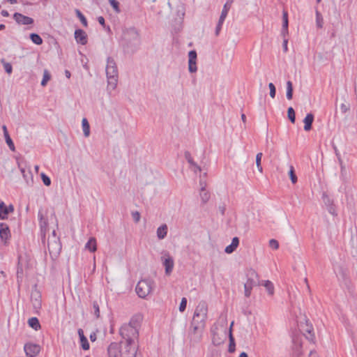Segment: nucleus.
I'll return each instance as SVG.
<instances>
[{"label":"nucleus","mask_w":357,"mask_h":357,"mask_svg":"<svg viewBox=\"0 0 357 357\" xmlns=\"http://www.w3.org/2000/svg\"><path fill=\"white\" fill-rule=\"evenodd\" d=\"M314 121V115L312 113H309L306 115L303 120L304 123V130L305 131H309L312 128V124Z\"/></svg>","instance_id":"20"},{"label":"nucleus","mask_w":357,"mask_h":357,"mask_svg":"<svg viewBox=\"0 0 357 357\" xmlns=\"http://www.w3.org/2000/svg\"><path fill=\"white\" fill-rule=\"evenodd\" d=\"M233 3V1L232 0H228L224 5L223 6V9L221 12V15H220V17H221V21H225L227 14H228V12L231 6V4Z\"/></svg>","instance_id":"25"},{"label":"nucleus","mask_w":357,"mask_h":357,"mask_svg":"<svg viewBox=\"0 0 357 357\" xmlns=\"http://www.w3.org/2000/svg\"><path fill=\"white\" fill-rule=\"evenodd\" d=\"M13 19L18 24L22 25L32 24L34 22L33 18L24 15L20 13H15L13 15Z\"/></svg>","instance_id":"12"},{"label":"nucleus","mask_w":357,"mask_h":357,"mask_svg":"<svg viewBox=\"0 0 357 357\" xmlns=\"http://www.w3.org/2000/svg\"><path fill=\"white\" fill-rule=\"evenodd\" d=\"M309 357H318V355L316 351H311L309 354Z\"/></svg>","instance_id":"60"},{"label":"nucleus","mask_w":357,"mask_h":357,"mask_svg":"<svg viewBox=\"0 0 357 357\" xmlns=\"http://www.w3.org/2000/svg\"><path fill=\"white\" fill-rule=\"evenodd\" d=\"M20 171H21V173L23 176V177L24 178V179L26 181V183H28V180H27V178L29 176H31V172L29 171H26L24 168H21L20 169Z\"/></svg>","instance_id":"51"},{"label":"nucleus","mask_w":357,"mask_h":357,"mask_svg":"<svg viewBox=\"0 0 357 357\" xmlns=\"http://www.w3.org/2000/svg\"><path fill=\"white\" fill-rule=\"evenodd\" d=\"M287 98L288 100H291L293 97V84L291 81L287 82Z\"/></svg>","instance_id":"33"},{"label":"nucleus","mask_w":357,"mask_h":357,"mask_svg":"<svg viewBox=\"0 0 357 357\" xmlns=\"http://www.w3.org/2000/svg\"><path fill=\"white\" fill-rule=\"evenodd\" d=\"M3 68H4L5 71L8 74H10L13 71V67L10 63L3 62Z\"/></svg>","instance_id":"50"},{"label":"nucleus","mask_w":357,"mask_h":357,"mask_svg":"<svg viewBox=\"0 0 357 357\" xmlns=\"http://www.w3.org/2000/svg\"><path fill=\"white\" fill-rule=\"evenodd\" d=\"M109 357H136L137 346L136 344H129V343L112 342L107 349Z\"/></svg>","instance_id":"1"},{"label":"nucleus","mask_w":357,"mask_h":357,"mask_svg":"<svg viewBox=\"0 0 357 357\" xmlns=\"http://www.w3.org/2000/svg\"><path fill=\"white\" fill-rule=\"evenodd\" d=\"M10 237V232L8 226L3 222L0 223V238L2 241L6 242Z\"/></svg>","instance_id":"16"},{"label":"nucleus","mask_w":357,"mask_h":357,"mask_svg":"<svg viewBox=\"0 0 357 357\" xmlns=\"http://www.w3.org/2000/svg\"><path fill=\"white\" fill-rule=\"evenodd\" d=\"M51 79V75L49 73L47 70H45L43 72V77L41 81V85L43 86H45L47 85V82Z\"/></svg>","instance_id":"38"},{"label":"nucleus","mask_w":357,"mask_h":357,"mask_svg":"<svg viewBox=\"0 0 357 357\" xmlns=\"http://www.w3.org/2000/svg\"><path fill=\"white\" fill-rule=\"evenodd\" d=\"M30 39L36 45H41L43 43L42 38L37 33H32L30 34Z\"/></svg>","instance_id":"34"},{"label":"nucleus","mask_w":357,"mask_h":357,"mask_svg":"<svg viewBox=\"0 0 357 357\" xmlns=\"http://www.w3.org/2000/svg\"><path fill=\"white\" fill-rule=\"evenodd\" d=\"M109 2L116 13H120L119 3L117 0H109Z\"/></svg>","instance_id":"42"},{"label":"nucleus","mask_w":357,"mask_h":357,"mask_svg":"<svg viewBox=\"0 0 357 357\" xmlns=\"http://www.w3.org/2000/svg\"><path fill=\"white\" fill-rule=\"evenodd\" d=\"M289 175L292 183L295 184L297 182L298 178L295 174L294 168L292 165H290Z\"/></svg>","instance_id":"37"},{"label":"nucleus","mask_w":357,"mask_h":357,"mask_svg":"<svg viewBox=\"0 0 357 357\" xmlns=\"http://www.w3.org/2000/svg\"><path fill=\"white\" fill-rule=\"evenodd\" d=\"M282 27L288 28V15L285 11L283 12L282 15Z\"/></svg>","instance_id":"47"},{"label":"nucleus","mask_w":357,"mask_h":357,"mask_svg":"<svg viewBox=\"0 0 357 357\" xmlns=\"http://www.w3.org/2000/svg\"><path fill=\"white\" fill-rule=\"evenodd\" d=\"M299 329L309 341L312 342L314 340L313 327L308 321H305V323L301 322L299 325Z\"/></svg>","instance_id":"9"},{"label":"nucleus","mask_w":357,"mask_h":357,"mask_svg":"<svg viewBox=\"0 0 357 357\" xmlns=\"http://www.w3.org/2000/svg\"><path fill=\"white\" fill-rule=\"evenodd\" d=\"M84 135L86 137L90 135V126L86 119L84 118L82 121Z\"/></svg>","instance_id":"30"},{"label":"nucleus","mask_w":357,"mask_h":357,"mask_svg":"<svg viewBox=\"0 0 357 357\" xmlns=\"http://www.w3.org/2000/svg\"><path fill=\"white\" fill-rule=\"evenodd\" d=\"M75 13L77 15V17L79 19L82 24L84 26L86 27L88 26L87 20L84 15L82 13V12L79 9L75 10Z\"/></svg>","instance_id":"35"},{"label":"nucleus","mask_w":357,"mask_h":357,"mask_svg":"<svg viewBox=\"0 0 357 357\" xmlns=\"http://www.w3.org/2000/svg\"><path fill=\"white\" fill-rule=\"evenodd\" d=\"M47 227V222L45 221L40 222V228H41V232L43 234L42 241L44 243L45 242V231Z\"/></svg>","instance_id":"44"},{"label":"nucleus","mask_w":357,"mask_h":357,"mask_svg":"<svg viewBox=\"0 0 357 357\" xmlns=\"http://www.w3.org/2000/svg\"><path fill=\"white\" fill-rule=\"evenodd\" d=\"M47 248L52 259H56L60 255L62 248L59 237L54 236L49 238Z\"/></svg>","instance_id":"7"},{"label":"nucleus","mask_w":357,"mask_h":357,"mask_svg":"<svg viewBox=\"0 0 357 357\" xmlns=\"http://www.w3.org/2000/svg\"><path fill=\"white\" fill-rule=\"evenodd\" d=\"M248 280L244 284L245 296L249 297L253 287L259 284V277L257 272L252 269L248 273Z\"/></svg>","instance_id":"8"},{"label":"nucleus","mask_w":357,"mask_h":357,"mask_svg":"<svg viewBox=\"0 0 357 357\" xmlns=\"http://www.w3.org/2000/svg\"><path fill=\"white\" fill-rule=\"evenodd\" d=\"M261 157H262V153H258L257 154V155H256V165H257V167L258 170L261 173L263 172V168H262L261 165Z\"/></svg>","instance_id":"40"},{"label":"nucleus","mask_w":357,"mask_h":357,"mask_svg":"<svg viewBox=\"0 0 357 357\" xmlns=\"http://www.w3.org/2000/svg\"><path fill=\"white\" fill-rule=\"evenodd\" d=\"M65 75H66V77L67 78L69 79L70 77V76H71V73H70V72L68 70H65Z\"/></svg>","instance_id":"62"},{"label":"nucleus","mask_w":357,"mask_h":357,"mask_svg":"<svg viewBox=\"0 0 357 357\" xmlns=\"http://www.w3.org/2000/svg\"><path fill=\"white\" fill-rule=\"evenodd\" d=\"M269 246L274 250H277L279 248V243L275 239H271L269 241Z\"/></svg>","instance_id":"48"},{"label":"nucleus","mask_w":357,"mask_h":357,"mask_svg":"<svg viewBox=\"0 0 357 357\" xmlns=\"http://www.w3.org/2000/svg\"><path fill=\"white\" fill-rule=\"evenodd\" d=\"M340 109L343 114H345L350 109V105L342 103L340 105Z\"/></svg>","instance_id":"53"},{"label":"nucleus","mask_w":357,"mask_h":357,"mask_svg":"<svg viewBox=\"0 0 357 357\" xmlns=\"http://www.w3.org/2000/svg\"><path fill=\"white\" fill-rule=\"evenodd\" d=\"M85 248L91 252L97 250L96 240L94 237H91L85 245Z\"/></svg>","instance_id":"24"},{"label":"nucleus","mask_w":357,"mask_h":357,"mask_svg":"<svg viewBox=\"0 0 357 357\" xmlns=\"http://www.w3.org/2000/svg\"><path fill=\"white\" fill-rule=\"evenodd\" d=\"M132 217L135 222H139L140 219V214L139 212L136 211L135 213H132Z\"/></svg>","instance_id":"55"},{"label":"nucleus","mask_w":357,"mask_h":357,"mask_svg":"<svg viewBox=\"0 0 357 357\" xmlns=\"http://www.w3.org/2000/svg\"><path fill=\"white\" fill-rule=\"evenodd\" d=\"M288 34V28H282L281 35L285 38L286 36Z\"/></svg>","instance_id":"57"},{"label":"nucleus","mask_w":357,"mask_h":357,"mask_svg":"<svg viewBox=\"0 0 357 357\" xmlns=\"http://www.w3.org/2000/svg\"><path fill=\"white\" fill-rule=\"evenodd\" d=\"M224 21H221V17H220L218 23L215 28V34L218 36L222 29V25L223 24Z\"/></svg>","instance_id":"52"},{"label":"nucleus","mask_w":357,"mask_h":357,"mask_svg":"<svg viewBox=\"0 0 357 357\" xmlns=\"http://www.w3.org/2000/svg\"><path fill=\"white\" fill-rule=\"evenodd\" d=\"M4 137H5L6 142L8 144L10 149L11 151H15V145H14V143H13L12 139L10 138L9 134L4 135Z\"/></svg>","instance_id":"41"},{"label":"nucleus","mask_w":357,"mask_h":357,"mask_svg":"<svg viewBox=\"0 0 357 357\" xmlns=\"http://www.w3.org/2000/svg\"><path fill=\"white\" fill-rule=\"evenodd\" d=\"M293 342V350L295 351L297 356L301 354L302 342L301 337L298 335H294L292 338Z\"/></svg>","instance_id":"18"},{"label":"nucleus","mask_w":357,"mask_h":357,"mask_svg":"<svg viewBox=\"0 0 357 357\" xmlns=\"http://www.w3.org/2000/svg\"><path fill=\"white\" fill-rule=\"evenodd\" d=\"M1 14L3 17H8L9 13L6 10H2L1 12Z\"/></svg>","instance_id":"59"},{"label":"nucleus","mask_w":357,"mask_h":357,"mask_svg":"<svg viewBox=\"0 0 357 357\" xmlns=\"http://www.w3.org/2000/svg\"><path fill=\"white\" fill-rule=\"evenodd\" d=\"M123 41L125 51L128 53H135L141 45L138 31L135 27L125 29L123 32Z\"/></svg>","instance_id":"2"},{"label":"nucleus","mask_w":357,"mask_h":357,"mask_svg":"<svg viewBox=\"0 0 357 357\" xmlns=\"http://www.w3.org/2000/svg\"><path fill=\"white\" fill-rule=\"evenodd\" d=\"M153 288V282L151 279L141 280L138 282L135 291L139 297L145 298L151 294Z\"/></svg>","instance_id":"6"},{"label":"nucleus","mask_w":357,"mask_h":357,"mask_svg":"<svg viewBox=\"0 0 357 357\" xmlns=\"http://www.w3.org/2000/svg\"><path fill=\"white\" fill-rule=\"evenodd\" d=\"M98 22L102 25V26H105V18L102 16H100L98 17Z\"/></svg>","instance_id":"58"},{"label":"nucleus","mask_w":357,"mask_h":357,"mask_svg":"<svg viewBox=\"0 0 357 357\" xmlns=\"http://www.w3.org/2000/svg\"><path fill=\"white\" fill-rule=\"evenodd\" d=\"M239 244V239L238 237H234L231 241V243L227 246L225 249L226 253H232L238 247Z\"/></svg>","instance_id":"22"},{"label":"nucleus","mask_w":357,"mask_h":357,"mask_svg":"<svg viewBox=\"0 0 357 357\" xmlns=\"http://www.w3.org/2000/svg\"><path fill=\"white\" fill-rule=\"evenodd\" d=\"M8 211L3 202H0V220L8 218Z\"/></svg>","instance_id":"27"},{"label":"nucleus","mask_w":357,"mask_h":357,"mask_svg":"<svg viewBox=\"0 0 357 357\" xmlns=\"http://www.w3.org/2000/svg\"><path fill=\"white\" fill-rule=\"evenodd\" d=\"M197 54L195 50H191L188 53V70L190 73H196Z\"/></svg>","instance_id":"11"},{"label":"nucleus","mask_w":357,"mask_h":357,"mask_svg":"<svg viewBox=\"0 0 357 357\" xmlns=\"http://www.w3.org/2000/svg\"><path fill=\"white\" fill-rule=\"evenodd\" d=\"M287 116H288L289 121L291 123H295L296 114H295V111L293 109V107H290L288 108V109H287Z\"/></svg>","instance_id":"36"},{"label":"nucleus","mask_w":357,"mask_h":357,"mask_svg":"<svg viewBox=\"0 0 357 357\" xmlns=\"http://www.w3.org/2000/svg\"><path fill=\"white\" fill-rule=\"evenodd\" d=\"M24 349L26 356L29 357H35L40 352V347L36 344H25Z\"/></svg>","instance_id":"14"},{"label":"nucleus","mask_w":357,"mask_h":357,"mask_svg":"<svg viewBox=\"0 0 357 357\" xmlns=\"http://www.w3.org/2000/svg\"><path fill=\"white\" fill-rule=\"evenodd\" d=\"M78 335L80 338V342L82 347L84 350H88L89 349V343L88 342V340L84 335V331L82 329L79 328L78 330Z\"/></svg>","instance_id":"23"},{"label":"nucleus","mask_w":357,"mask_h":357,"mask_svg":"<svg viewBox=\"0 0 357 357\" xmlns=\"http://www.w3.org/2000/svg\"><path fill=\"white\" fill-rule=\"evenodd\" d=\"M211 333H212V342L214 345L218 346L222 344L226 337H225V333L222 335V337H220L218 332L217 331V328L215 329H211Z\"/></svg>","instance_id":"17"},{"label":"nucleus","mask_w":357,"mask_h":357,"mask_svg":"<svg viewBox=\"0 0 357 357\" xmlns=\"http://www.w3.org/2000/svg\"><path fill=\"white\" fill-rule=\"evenodd\" d=\"M261 284H263L265 287V288L269 295H271V296L273 295L274 286H273V284L271 281H269V280L264 281Z\"/></svg>","instance_id":"31"},{"label":"nucleus","mask_w":357,"mask_h":357,"mask_svg":"<svg viewBox=\"0 0 357 357\" xmlns=\"http://www.w3.org/2000/svg\"><path fill=\"white\" fill-rule=\"evenodd\" d=\"M207 314L208 305L204 301L199 302L195 308L192 322H194L195 324H199L205 326Z\"/></svg>","instance_id":"5"},{"label":"nucleus","mask_w":357,"mask_h":357,"mask_svg":"<svg viewBox=\"0 0 357 357\" xmlns=\"http://www.w3.org/2000/svg\"><path fill=\"white\" fill-rule=\"evenodd\" d=\"M75 38L77 43L86 45L87 43V35L84 31L78 29L75 31Z\"/></svg>","instance_id":"15"},{"label":"nucleus","mask_w":357,"mask_h":357,"mask_svg":"<svg viewBox=\"0 0 357 357\" xmlns=\"http://www.w3.org/2000/svg\"><path fill=\"white\" fill-rule=\"evenodd\" d=\"M168 227L166 224L160 226L156 231L157 237L158 239H164L167 234Z\"/></svg>","instance_id":"21"},{"label":"nucleus","mask_w":357,"mask_h":357,"mask_svg":"<svg viewBox=\"0 0 357 357\" xmlns=\"http://www.w3.org/2000/svg\"><path fill=\"white\" fill-rule=\"evenodd\" d=\"M229 348L228 351L229 353H233L235 351V340L232 335L231 331H229Z\"/></svg>","instance_id":"32"},{"label":"nucleus","mask_w":357,"mask_h":357,"mask_svg":"<svg viewBox=\"0 0 357 357\" xmlns=\"http://www.w3.org/2000/svg\"><path fill=\"white\" fill-rule=\"evenodd\" d=\"M120 335L123 339V343L135 344V340L138 337V331L131 322L123 324L119 331Z\"/></svg>","instance_id":"4"},{"label":"nucleus","mask_w":357,"mask_h":357,"mask_svg":"<svg viewBox=\"0 0 357 357\" xmlns=\"http://www.w3.org/2000/svg\"><path fill=\"white\" fill-rule=\"evenodd\" d=\"M105 70L107 78V89L114 90L117 85L119 72L114 59L110 56L107 59Z\"/></svg>","instance_id":"3"},{"label":"nucleus","mask_w":357,"mask_h":357,"mask_svg":"<svg viewBox=\"0 0 357 357\" xmlns=\"http://www.w3.org/2000/svg\"><path fill=\"white\" fill-rule=\"evenodd\" d=\"M287 43H288V40L287 38H284L282 47H283V50L284 52H287L288 50Z\"/></svg>","instance_id":"56"},{"label":"nucleus","mask_w":357,"mask_h":357,"mask_svg":"<svg viewBox=\"0 0 357 357\" xmlns=\"http://www.w3.org/2000/svg\"><path fill=\"white\" fill-rule=\"evenodd\" d=\"M323 23L324 22H323L322 15L318 10H317L316 11V24H317V27L322 28Z\"/></svg>","instance_id":"39"},{"label":"nucleus","mask_w":357,"mask_h":357,"mask_svg":"<svg viewBox=\"0 0 357 357\" xmlns=\"http://www.w3.org/2000/svg\"><path fill=\"white\" fill-rule=\"evenodd\" d=\"M187 305V299L185 298H183L181 299L180 305H179V311L184 312Z\"/></svg>","instance_id":"49"},{"label":"nucleus","mask_w":357,"mask_h":357,"mask_svg":"<svg viewBox=\"0 0 357 357\" xmlns=\"http://www.w3.org/2000/svg\"><path fill=\"white\" fill-rule=\"evenodd\" d=\"M199 195L202 204H205L207 203L210 199V194L208 192L206 191L204 187H202Z\"/></svg>","instance_id":"29"},{"label":"nucleus","mask_w":357,"mask_h":357,"mask_svg":"<svg viewBox=\"0 0 357 357\" xmlns=\"http://www.w3.org/2000/svg\"><path fill=\"white\" fill-rule=\"evenodd\" d=\"M185 158L187 160V161L193 167H195V171H199L201 172V167L195 163L191 157L190 153L188 151L185 152Z\"/></svg>","instance_id":"28"},{"label":"nucleus","mask_w":357,"mask_h":357,"mask_svg":"<svg viewBox=\"0 0 357 357\" xmlns=\"http://www.w3.org/2000/svg\"><path fill=\"white\" fill-rule=\"evenodd\" d=\"M162 261V264L165 268L166 275H169L172 272L174 268V259L172 257H170L169 252H166L164 254V256L161 257Z\"/></svg>","instance_id":"10"},{"label":"nucleus","mask_w":357,"mask_h":357,"mask_svg":"<svg viewBox=\"0 0 357 357\" xmlns=\"http://www.w3.org/2000/svg\"><path fill=\"white\" fill-rule=\"evenodd\" d=\"M29 326L33 328L36 331H38L40 328V322L36 317H31L28 321Z\"/></svg>","instance_id":"26"},{"label":"nucleus","mask_w":357,"mask_h":357,"mask_svg":"<svg viewBox=\"0 0 357 357\" xmlns=\"http://www.w3.org/2000/svg\"><path fill=\"white\" fill-rule=\"evenodd\" d=\"M6 208H7V210L8 211V213H11V212H13L14 211V207H13V206L12 204H10L8 206H6Z\"/></svg>","instance_id":"61"},{"label":"nucleus","mask_w":357,"mask_h":357,"mask_svg":"<svg viewBox=\"0 0 357 357\" xmlns=\"http://www.w3.org/2000/svg\"><path fill=\"white\" fill-rule=\"evenodd\" d=\"M268 88L270 89V96L272 98H274L275 97V93H276V89H275V85L271 82L268 84Z\"/></svg>","instance_id":"45"},{"label":"nucleus","mask_w":357,"mask_h":357,"mask_svg":"<svg viewBox=\"0 0 357 357\" xmlns=\"http://www.w3.org/2000/svg\"><path fill=\"white\" fill-rule=\"evenodd\" d=\"M239 357H248V355L245 352H241L239 355Z\"/></svg>","instance_id":"64"},{"label":"nucleus","mask_w":357,"mask_h":357,"mask_svg":"<svg viewBox=\"0 0 357 357\" xmlns=\"http://www.w3.org/2000/svg\"><path fill=\"white\" fill-rule=\"evenodd\" d=\"M178 15L181 19H183L185 15V8L183 6L178 7Z\"/></svg>","instance_id":"54"},{"label":"nucleus","mask_w":357,"mask_h":357,"mask_svg":"<svg viewBox=\"0 0 357 357\" xmlns=\"http://www.w3.org/2000/svg\"><path fill=\"white\" fill-rule=\"evenodd\" d=\"M93 309L94 311V314L96 318L100 317V306L98 301H95L93 302Z\"/></svg>","instance_id":"43"},{"label":"nucleus","mask_w":357,"mask_h":357,"mask_svg":"<svg viewBox=\"0 0 357 357\" xmlns=\"http://www.w3.org/2000/svg\"><path fill=\"white\" fill-rule=\"evenodd\" d=\"M90 339L92 342H94L96 340V335L95 333L91 334Z\"/></svg>","instance_id":"63"},{"label":"nucleus","mask_w":357,"mask_h":357,"mask_svg":"<svg viewBox=\"0 0 357 357\" xmlns=\"http://www.w3.org/2000/svg\"><path fill=\"white\" fill-rule=\"evenodd\" d=\"M31 302L35 309H40L41 307V300L39 292L35 291L31 294Z\"/></svg>","instance_id":"19"},{"label":"nucleus","mask_w":357,"mask_h":357,"mask_svg":"<svg viewBox=\"0 0 357 357\" xmlns=\"http://www.w3.org/2000/svg\"><path fill=\"white\" fill-rule=\"evenodd\" d=\"M204 328L205 326L201 324H195L194 322H191V334L193 335L195 341L198 342L201 340L202 334Z\"/></svg>","instance_id":"13"},{"label":"nucleus","mask_w":357,"mask_h":357,"mask_svg":"<svg viewBox=\"0 0 357 357\" xmlns=\"http://www.w3.org/2000/svg\"><path fill=\"white\" fill-rule=\"evenodd\" d=\"M41 178H42L43 182L45 185H46V186L50 185L51 180L49 176H47V175H45V174L43 173L41 174Z\"/></svg>","instance_id":"46"}]
</instances>
